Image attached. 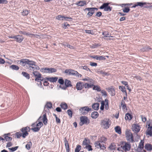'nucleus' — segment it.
<instances>
[{"instance_id": "1", "label": "nucleus", "mask_w": 152, "mask_h": 152, "mask_svg": "<svg viewBox=\"0 0 152 152\" xmlns=\"http://www.w3.org/2000/svg\"><path fill=\"white\" fill-rule=\"evenodd\" d=\"M80 125L82 126L84 124L88 125L90 123V120L86 116H82L80 118Z\"/></svg>"}, {"instance_id": "2", "label": "nucleus", "mask_w": 152, "mask_h": 152, "mask_svg": "<svg viewBox=\"0 0 152 152\" xmlns=\"http://www.w3.org/2000/svg\"><path fill=\"white\" fill-rule=\"evenodd\" d=\"M20 130L22 132V137L23 138H25L28 135V132L30 131V128L28 126H26L23 127Z\"/></svg>"}, {"instance_id": "3", "label": "nucleus", "mask_w": 152, "mask_h": 152, "mask_svg": "<svg viewBox=\"0 0 152 152\" xmlns=\"http://www.w3.org/2000/svg\"><path fill=\"white\" fill-rule=\"evenodd\" d=\"M109 3H104L99 7V9H104L105 11H110L112 10V7L109 5Z\"/></svg>"}, {"instance_id": "4", "label": "nucleus", "mask_w": 152, "mask_h": 152, "mask_svg": "<svg viewBox=\"0 0 152 152\" xmlns=\"http://www.w3.org/2000/svg\"><path fill=\"white\" fill-rule=\"evenodd\" d=\"M81 115H85L87 114L89 111H91L92 109L88 106L81 107L80 109Z\"/></svg>"}, {"instance_id": "5", "label": "nucleus", "mask_w": 152, "mask_h": 152, "mask_svg": "<svg viewBox=\"0 0 152 152\" xmlns=\"http://www.w3.org/2000/svg\"><path fill=\"white\" fill-rule=\"evenodd\" d=\"M109 120L108 119H104L101 121V125L103 128L106 129L109 128L110 125L109 124Z\"/></svg>"}, {"instance_id": "6", "label": "nucleus", "mask_w": 152, "mask_h": 152, "mask_svg": "<svg viewBox=\"0 0 152 152\" xmlns=\"http://www.w3.org/2000/svg\"><path fill=\"white\" fill-rule=\"evenodd\" d=\"M36 63L34 61H31L27 68L33 71L35 69L39 70L40 68L39 66L35 64Z\"/></svg>"}, {"instance_id": "7", "label": "nucleus", "mask_w": 152, "mask_h": 152, "mask_svg": "<svg viewBox=\"0 0 152 152\" xmlns=\"http://www.w3.org/2000/svg\"><path fill=\"white\" fill-rule=\"evenodd\" d=\"M31 61L28 59H23L20 61H19L18 63L22 66H26L28 67Z\"/></svg>"}, {"instance_id": "8", "label": "nucleus", "mask_w": 152, "mask_h": 152, "mask_svg": "<svg viewBox=\"0 0 152 152\" xmlns=\"http://www.w3.org/2000/svg\"><path fill=\"white\" fill-rule=\"evenodd\" d=\"M40 70L42 72L47 73L55 72L57 71L56 69L54 68H43Z\"/></svg>"}, {"instance_id": "9", "label": "nucleus", "mask_w": 152, "mask_h": 152, "mask_svg": "<svg viewBox=\"0 0 152 152\" xmlns=\"http://www.w3.org/2000/svg\"><path fill=\"white\" fill-rule=\"evenodd\" d=\"M144 145V140H141L137 149V151L138 152H146V151L143 149Z\"/></svg>"}, {"instance_id": "10", "label": "nucleus", "mask_w": 152, "mask_h": 152, "mask_svg": "<svg viewBox=\"0 0 152 152\" xmlns=\"http://www.w3.org/2000/svg\"><path fill=\"white\" fill-rule=\"evenodd\" d=\"M126 139L128 141L132 142L134 141L133 136L130 132L129 131H126Z\"/></svg>"}, {"instance_id": "11", "label": "nucleus", "mask_w": 152, "mask_h": 152, "mask_svg": "<svg viewBox=\"0 0 152 152\" xmlns=\"http://www.w3.org/2000/svg\"><path fill=\"white\" fill-rule=\"evenodd\" d=\"M42 120L43 122L45 125H46L48 124V119L47 118L46 113L43 115V116H40L38 119V121H41Z\"/></svg>"}, {"instance_id": "12", "label": "nucleus", "mask_w": 152, "mask_h": 152, "mask_svg": "<svg viewBox=\"0 0 152 152\" xmlns=\"http://www.w3.org/2000/svg\"><path fill=\"white\" fill-rule=\"evenodd\" d=\"M95 147L97 148H100L101 149L104 150L106 148L105 145L103 144H102L99 141L95 142L94 143Z\"/></svg>"}, {"instance_id": "13", "label": "nucleus", "mask_w": 152, "mask_h": 152, "mask_svg": "<svg viewBox=\"0 0 152 152\" xmlns=\"http://www.w3.org/2000/svg\"><path fill=\"white\" fill-rule=\"evenodd\" d=\"M131 145L128 142H125V144L122 146L123 152H126L130 150L131 148Z\"/></svg>"}, {"instance_id": "14", "label": "nucleus", "mask_w": 152, "mask_h": 152, "mask_svg": "<svg viewBox=\"0 0 152 152\" xmlns=\"http://www.w3.org/2000/svg\"><path fill=\"white\" fill-rule=\"evenodd\" d=\"M64 72L66 73H68V74L69 75H77V74L78 73V72L77 71L72 69H66L65 70Z\"/></svg>"}, {"instance_id": "15", "label": "nucleus", "mask_w": 152, "mask_h": 152, "mask_svg": "<svg viewBox=\"0 0 152 152\" xmlns=\"http://www.w3.org/2000/svg\"><path fill=\"white\" fill-rule=\"evenodd\" d=\"M32 73L35 77V81H37L39 80V79L41 78L42 75L39 72L37 71H33Z\"/></svg>"}, {"instance_id": "16", "label": "nucleus", "mask_w": 152, "mask_h": 152, "mask_svg": "<svg viewBox=\"0 0 152 152\" xmlns=\"http://www.w3.org/2000/svg\"><path fill=\"white\" fill-rule=\"evenodd\" d=\"M137 6H140L141 7H143L144 8H149L151 6L149 5V4H147L146 2H137Z\"/></svg>"}, {"instance_id": "17", "label": "nucleus", "mask_w": 152, "mask_h": 152, "mask_svg": "<svg viewBox=\"0 0 152 152\" xmlns=\"http://www.w3.org/2000/svg\"><path fill=\"white\" fill-rule=\"evenodd\" d=\"M56 19L59 20H69L70 21V20H67V19H70L71 20H72V18L70 17H66L63 16H62L61 15H58L56 17Z\"/></svg>"}, {"instance_id": "18", "label": "nucleus", "mask_w": 152, "mask_h": 152, "mask_svg": "<svg viewBox=\"0 0 152 152\" xmlns=\"http://www.w3.org/2000/svg\"><path fill=\"white\" fill-rule=\"evenodd\" d=\"M24 39V38L22 35H15V40L17 42L20 43Z\"/></svg>"}, {"instance_id": "19", "label": "nucleus", "mask_w": 152, "mask_h": 152, "mask_svg": "<svg viewBox=\"0 0 152 152\" xmlns=\"http://www.w3.org/2000/svg\"><path fill=\"white\" fill-rule=\"evenodd\" d=\"M107 90L109 92L111 96H113L115 95V90L112 86L111 87H108L106 88Z\"/></svg>"}, {"instance_id": "20", "label": "nucleus", "mask_w": 152, "mask_h": 152, "mask_svg": "<svg viewBox=\"0 0 152 152\" xmlns=\"http://www.w3.org/2000/svg\"><path fill=\"white\" fill-rule=\"evenodd\" d=\"M140 127L139 126L135 125L134 126H132V129L133 131L136 133H137L140 130Z\"/></svg>"}, {"instance_id": "21", "label": "nucleus", "mask_w": 152, "mask_h": 152, "mask_svg": "<svg viewBox=\"0 0 152 152\" xmlns=\"http://www.w3.org/2000/svg\"><path fill=\"white\" fill-rule=\"evenodd\" d=\"M93 83H90V84H89L87 83H83V86L85 88H91L93 86H94Z\"/></svg>"}, {"instance_id": "22", "label": "nucleus", "mask_w": 152, "mask_h": 152, "mask_svg": "<svg viewBox=\"0 0 152 152\" xmlns=\"http://www.w3.org/2000/svg\"><path fill=\"white\" fill-rule=\"evenodd\" d=\"M144 147L145 149L147 151H151L152 150V146L149 143L145 144Z\"/></svg>"}, {"instance_id": "23", "label": "nucleus", "mask_w": 152, "mask_h": 152, "mask_svg": "<svg viewBox=\"0 0 152 152\" xmlns=\"http://www.w3.org/2000/svg\"><path fill=\"white\" fill-rule=\"evenodd\" d=\"M75 4L78 6L82 7L86 4V1H79L75 3Z\"/></svg>"}, {"instance_id": "24", "label": "nucleus", "mask_w": 152, "mask_h": 152, "mask_svg": "<svg viewBox=\"0 0 152 152\" xmlns=\"http://www.w3.org/2000/svg\"><path fill=\"white\" fill-rule=\"evenodd\" d=\"M46 79L47 80H48L50 81V82H55L57 81L58 79V78L57 77H50L49 78L46 77Z\"/></svg>"}, {"instance_id": "25", "label": "nucleus", "mask_w": 152, "mask_h": 152, "mask_svg": "<svg viewBox=\"0 0 152 152\" xmlns=\"http://www.w3.org/2000/svg\"><path fill=\"white\" fill-rule=\"evenodd\" d=\"M76 87L77 90H81L84 87L83 86V83L81 82L77 83L76 84Z\"/></svg>"}, {"instance_id": "26", "label": "nucleus", "mask_w": 152, "mask_h": 152, "mask_svg": "<svg viewBox=\"0 0 152 152\" xmlns=\"http://www.w3.org/2000/svg\"><path fill=\"white\" fill-rule=\"evenodd\" d=\"M99 104L98 103H94L92 105V107L96 110H97L99 109Z\"/></svg>"}, {"instance_id": "27", "label": "nucleus", "mask_w": 152, "mask_h": 152, "mask_svg": "<svg viewBox=\"0 0 152 152\" xmlns=\"http://www.w3.org/2000/svg\"><path fill=\"white\" fill-rule=\"evenodd\" d=\"M98 113L96 111H94L91 113V117L92 118L96 119L99 116Z\"/></svg>"}, {"instance_id": "28", "label": "nucleus", "mask_w": 152, "mask_h": 152, "mask_svg": "<svg viewBox=\"0 0 152 152\" xmlns=\"http://www.w3.org/2000/svg\"><path fill=\"white\" fill-rule=\"evenodd\" d=\"M64 144L65 146L66 151L70 150L69 144L68 142V141L66 139V138H65L64 140Z\"/></svg>"}, {"instance_id": "29", "label": "nucleus", "mask_w": 152, "mask_h": 152, "mask_svg": "<svg viewBox=\"0 0 152 152\" xmlns=\"http://www.w3.org/2000/svg\"><path fill=\"white\" fill-rule=\"evenodd\" d=\"M65 84L67 87H72V86L70 81L66 79L65 80Z\"/></svg>"}, {"instance_id": "30", "label": "nucleus", "mask_w": 152, "mask_h": 152, "mask_svg": "<svg viewBox=\"0 0 152 152\" xmlns=\"http://www.w3.org/2000/svg\"><path fill=\"white\" fill-rule=\"evenodd\" d=\"M151 50V48H150L149 46H146L143 47L141 49V50L143 52L144 51H148L150 50Z\"/></svg>"}, {"instance_id": "31", "label": "nucleus", "mask_w": 152, "mask_h": 152, "mask_svg": "<svg viewBox=\"0 0 152 152\" xmlns=\"http://www.w3.org/2000/svg\"><path fill=\"white\" fill-rule=\"evenodd\" d=\"M132 118V115L129 113L126 114L125 118L126 120H130Z\"/></svg>"}, {"instance_id": "32", "label": "nucleus", "mask_w": 152, "mask_h": 152, "mask_svg": "<svg viewBox=\"0 0 152 152\" xmlns=\"http://www.w3.org/2000/svg\"><path fill=\"white\" fill-rule=\"evenodd\" d=\"M107 138L103 136L100 137L99 139V141L101 143L103 142L105 143L106 141H107Z\"/></svg>"}, {"instance_id": "33", "label": "nucleus", "mask_w": 152, "mask_h": 152, "mask_svg": "<svg viewBox=\"0 0 152 152\" xmlns=\"http://www.w3.org/2000/svg\"><path fill=\"white\" fill-rule=\"evenodd\" d=\"M119 88L120 89L121 91L123 93H125L126 96L127 95L126 91L125 89V88L123 86H120L119 87Z\"/></svg>"}, {"instance_id": "34", "label": "nucleus", "mask_w": 152, "mask_h": 152, "mask_svg": "<svg viewBox=\"0 0 152 152\" xmlns=\"http://www.w3.org/2000/svg\"><path fill=\"white\" fill-rule=\"evenodd\" d=\"M115 132L119 134L121 133V129L119 126H117L115 127Z\"/></svg>"}, {"instance_id": "35", "label": "nucleus", "mask_w": 152, "mask_h": 152, "mask_svg": "<svg viewBox=\"0 0 152 152\" xmlns=\"http://www.w3.org/2000/svg\"><path fill=\"white\" fill-rule=\"evenodd\" d=\"M10 67L12 69L15 70H18L19 69V67L18 66L14 64L10 66Z\"/></svg>"}, {"instance_id": "36", "label": "nucleus", "mask_w": 152, "mask_h": 152, "mask_svg": "<svg viewBox=\"0 0 152 152\" xmlns=\"http://www.w3.org/2000/svg\"><path fill=\"white\" fill-rule=\"evenodd\" d=\"M22 75L28 79L30 78V75L27 72H22L21 73Z\"/></svg>"}, {"instance_id": "37", "label": "nucleus", "mask_w": 152, "mask_h": 152, "mask_svg": "<svg viewBox=\"0 0 152 152\" xmlns=\"http://www.w3.org/2000/svg\"><path fill=\"white\" fill-rule=\"evenodd\" d=\"M90 140L89 139H87L85 138L83 141V144L84 145H88L90 143Z\"/></svg>"}, {"instance_id": "38", "label": "nucleus", "mask_w": 152, "mask_h": 152, "mask_svg": "<svg viewBox=\"0 0 152 152\" xmlns=\"http://www.w3.org/2000/svg\"><path fill=\"white\" fill-rule=\"evenodd\" d=\"M60 106L62 108L64 109V110L66 109L68 107L66 103L61 104Z\"/></svg>"}, {"instance_id": "39", "label": "nucleus", "mask_w": 152, "mask_h": 152, "mask_svg": "<svg viewBox=\"0 0 152 152\" xmlns=\"http://www.w3.org/2000/svg\"><path fill=\"white\" fill-rule=\"evenodd\" d=\"M3 137H4L5 140L7 141L10 142L12 140V138L11 137L4 136Z\"/></svg>"}, {"instance_id": "40", "label": "nucleus", "mask_w": 152, "mask_h": 152, "mask_svg": "<svg viewBox=\"0 0 152 152\" xmlns=\"http://www.w3.org/2000/svg\"><path fill=\"white\" fill-rule=\"evenodd\" d=\"M86 10H88L90 12L92 13L93 14L94 13V10H93L92 7L86 8L84 9V11H86Z\"/></svg>"}, {"instance_id": "41", "label": "nucleus", "mask_w": 152, "mask_h": 152, "mask_svg": "<svg viewBox=\"0 0 152 152\" xmlns=\"http://www.w3.org/2000/svg\"><path fill=\"white\" fill-rule=\"evenodd\" d=\"M32 145V142L31 141H30L26 145V148L27 149L29 150L31 148V147Z\"/></svg>"}, {"instance_id": "42", "label": "nucleus", "mask_w": 152, "mask_h": 152, "mask_svg": "<svg viewBox=\"0 0 152 152\" xmlns=\"http://www.w3.org/2000/svg\"><path fill=\"white\" fill-rule=\"evenodd\" d=\"M94 86L93 88V90H96L98 91H101L100 87L99 86H95L94 85V86Z\"/></svg>"}, {"instance_id": "43", "label": "nucleus", "mask_w": 152, "mask_h": 152, "mask_svg": "<svg viewBox=\"0 0 152 152\" xmlns=\"http://www.w3.org/2000/svg\"><path fill=\"white\" fill-rule=\"evenodd\" d=\"M52 104L50 102H48L47 103L45 106L47 108L51 109L52 107Z\"/></svg>"}, {"instance_id": "44", "label": "nucleus", "mask_w": 152, "mask_h": 152, "mask_svg": "<svg viewBox=\"0 0 152 152\" xmlns=\"http://www.w3.org/2000/svg\"><path fill=\"white\" fill-rule=\"evenodd\" d=\"M105 102L106 103L105 106V109L107 110L109 109V104H108V100L107 99H105Z\"/></svg>"}, {"instance_id": "45", "label": "nucleus", "mask_w": 152, "mask_h": 152, "mask_svg": "<svg viewBox=\"0 0 152 152\" xmlns=\"http://www.w3.org/2000/svg\"><path fill=\"white\" fill-rule=\"evenodd\" d=\"M29 11L27 10H23L22 12V15L23 16L26 15L29 13Z\"/></svg>"}, {"instance_id": "46", "label": "nucleus", "mask_w": 152, "mask_h": 152, "mask_svg": "<svg viewBox=\"0 0 152 152\" xmlns=\"http://www.w3.org/2000/svg\"><path fill=\"white\" fill-rule=\"evenodd\" d=\"M83 80L85 81H87L89 82L90 83H93V80L87 77V78H85L83 79Z\"/></svg>"}, {"instance_id": "47", "label": "nucleus", "mask_w": 152, "mask_h": 152, "mask_svg": "<svg viewBox=\"0 0 152 152\" xmlns=\"http://www.w3.org/2000/svg\"><path fill=\"white\" fill-rule=\"evenodd\" d=\"M67 112L69 116L70 117V118H71L72 117V111L70 109H69L67 110Z\"/></svg>"}, {"instance_id": "48", "label": "nucleus", "mask_w": 152, "mask_h": 152, "mask_svg": "<svg viewBox=\"0 0 152 152\" xmlns=\"http://www.w3.org/2000/svg\"><path fill=\"white\" fill-rule=\"evenodd\" d=\"M40 129V127H34L33 128H31V129L34 132H38Z\"/></svg>"}, {"instance_id": "49", "label": "nucleus", "mask_w": 152, "mask_h": 152, "mask_svg": "<svg viewBox=\"0 0 152 152\" xmlns=\"http://www.w3.org/2000/svg\"><path fill=\"white\" fill-rule=\"evenodd\" d=\"M109 148L110 150H114L115 148V145L114 143H112L109 146Z\"/></svg>"}, {"instance_id": "50", "label": "nucleus", "mask_w": 152, "mask_h": 152, "mask_svg": "<svg viewBox=\"0 0 152 152\" xmlns=\"http://www.w3.org/2000/svg\"><path fill=\"white\" fill-rule=\"evenodd\" d=\"M130 10L129 7H124L123 10V12L126 13L128 12Z\"/></svg>"}, {"instance_id": "51", "label": "nucleus", "mask_w": 152, "mask_h": 152, "mask_svg": "<svg viewBox=\"0 0 152 152\" xmlns=\"http://www.w3.org/2000/svg\"><path fill=\"white\" fill-rule=\"evenodd\" d=\"M81 148V146L80 145H77L75 150V152H79Z\"/></svg>"}, {"instance_id": "52", "label": "nucleus", "mask_w": 152, "mask_h": 152, "mask_svg": "<svg viewBox=\"0 0 152 152\" xmlns=\"http://www.w3.org/2000/svg\"><path fill=\"white\" fill-rule=\"evenodd\" d=\"M97 72L99 74H101L105 76L107 75H108L107 73L104 72L102 70H101L99 71H97Z\"/></svg>"}, {"instance_id": "53", "label": "nucleus", "mask_w": 152, "mask_h": 152, "mask_svg": "<svg viewBox=\"0 0 152 152\" xmlns=\"http://www.w3.org/2000/svg\"><path fill=\"white\" fill-rule=\"evenodd\" d=\"M86 148L89 151H92L93 150L91 146L89 145H86Z\"/></svg>"}, {"instance_id": "54", "label": "nucleus", "mask_w": 152, "mask_h": 152, "mask_svg": "<svg viewBox=\"0 0 152 152\" xmlns=\"http://www.w3.org/2000/svg\"><path fill=\"white\" fill-rule=\"evenodd\" d=\"M64 45L66 46L67 47L70 49H75V47L74 46L70 45L69 44L66 43V44H64Z\"/></svg>"}, {"instance_id": "55", "label": "nucleus", "mask_w": 152, "mask_h": 152, "mask_svg": "<svg viewBox=\"0 0 152 152\" xmlns=\"http://www.w3.org/2000/svg\"><path fill=\"white\" fill-rule=\"evenodd\" d=\"M15 135L18 138H20L21 136H22V133L20 132H17L15 133Z\"/></svg>"}, {"instance_id": "56", "label": "nucleus", "mask_w": 152, "mask_h": 152, "mask_svg": "<svg viewBox=\"0 0 152 152\" xmlns=\"http://www.w3.org/2000/svg\"><path fill=\"white\" fill-rule=\"evenodd\" d=\"M18 148V146H17L14 147H12L11 148H9V149L12 152H13L16 151Z\"/></svg>"}, {"instance_id": "57", "label": "nucleus", "mask_w": 152, "mask_h": 152, "mask_svg": "<svg viewBox=\"0 0 152 152\" xmlns=\"http://www.w3.org/2000/svg\"><path fill=\"white\" fill-rule=\"evenodd\" d=\"M140 117L142 119V121L144 122H145L147 120V118L146 117H145L143 115H141Z\"/></svg>"}, {"instance_id": "58", "label": "nucleus", "mask_w": 152, "mask_h": 152, "mask_svg": "<svg viewBox=\"0 0 152 152\" xmlns=\"http://www.w3.org/2000/svg\"><path fill=\"white\" fill-rule=\"evenodd\" d=\"M101 93L103 96H104L105 97H106L107 96V94L106 92L104 90H101Z\"/></svg>"}, {"instance_id": "59", "label": "nucleus", "mask_w": 152, "mask_h": 152, "mask_svg": "<svg viewBox=\"0 0 152 152\" xmlns=\"http://www.w3.org/2000/svg\"><path fill=\"white\" fill-rule=\"evenodd\" d=\"M85 32L86 33L91 34H94L93 30H85Z\"/></svg>"}, {"instance_id": "60", "label": "nucleus", "mask_w": 152, "mask_h": 152, "mask_svg": "<svg viewBox=\"0 0 152 152\" xmlns=\"http://www.w3.org/2000/svg\"><path fill=\"white\" fill-rule=\"evenodd\" d=\"M98 60H104L106 59L105 56H99Z\"/></svg>"}, {"instance_id": "61", "label": "nucleus", "mask_w": 152, "mask_h": 152, "mask_svg": "<svg viewBox=\"0 0 152 152\" xmlns=\"http://www.w3.org/2000/svg\"><path fill=\"white\" fill-rule=\"evenodd\" d=\"M43 125V124L42 122L39 121L37 124L36 125V126L37 127L41 128Z\"/></svg>"}, {"instance_id": "62", "label": "nucleus", "mask_w": 152, "mask_h": 152, "mask_svg": "<svg viewBox=\"0 0 152 152\" xmlns=\"http://www.w3.org/2000/svg\"><path fill=\"white\" fill-rule=\"evenodd\" d=\"M58 82L61 85H63L64 84V81L62 78H60L58 80Z\"/></svg>"}, {"instance_id": "63", "label": "nucleus", "mask_w": 152, "mask_h": 152, "mask_svg": "<svg viewBox=\"0 0 152 152\" xmlns=\"http://www.w3.org/2000/svg\"><path fill=\"white\" fill-rule=\"evenodd\" d=\"M7 0H0V4H7Z\"/></svg>"}, {"instance_id": "64", "label": "nucleus", "mask_w": 152, "mask_h": 152, "mask_svg": "<svg viewBox=\"0 0 152 152\" xmlns=\"http://www.w3.org/2000/svg\"><path fill=\"white\" fill-rule=\"evenodd\" d=\"M102 15V13L100 12H97L96 15L95 16L96 17H100Z\"/></svg>"}]
</instances>
